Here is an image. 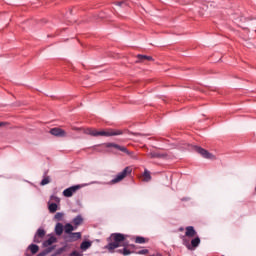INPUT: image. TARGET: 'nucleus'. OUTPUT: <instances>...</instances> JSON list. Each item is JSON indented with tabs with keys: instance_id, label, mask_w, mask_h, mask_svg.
I'll use <instances>...</instances> for the list:
<instances>
[{
	"instance_id": "obj_1",
	"label": "nucleus",
	"mask_w": 256,
	"mask_h": 256,
	"mask_svg": "<svg viewBox=\"0 0 256 256\" xmlns=\"http://www.w3.org/2000/svg\"><path fill=\"white\" fill-rule=\"evenodd\" d=\"M109 240L111 241L106 248L110 253H113L114 249L118 247H127L128 243L125 242V235L121 233H113L111 234Z\"/></svg>"
},
{
	"instance_id": "obj_2",
	"label": "nucleus",
	"mask_w": 256,
	"mask_h": 256,
	"mask_svg": "<svg viewBox=\"0 0 256 256\" xmlns=\"http://www.w3.org/2000/svg\"><path fill=\"white\" fill-rule=\"evenodd\" d=\"M84 133L85 135H91L92 137H115L117 135H123V131L113 129L97 131L93 128H86L84 129Z\"/></svg>"
},
{
	"instance_id": "obj_3",
	"label": "nucleus",
	"mask_w": 256,
	"mask_h": 256,
	"mask_svg": "<svg viewBox=\"0 0 256 256\" xmlns=\"http://www.w3.org/2000/svg\"><path fill=\"white\" fill-rule=\"evenodd\" d=\"M133 173V168L131 166H127L122 172L118 173L114 179L110 181L111 185H115L117 183H121L125 177L131 175Z\"/></svg>"
},
{
	"instance_id": "obj_4",
	"label": "nucleus",
	"mask_w": 256,
	"mask_h": 256,
	"mask_svg": "<svg viewBox=\"0 0 256 256\" xmlns=\"http://www.w3.org/2000/svg\"><path fill=\"white\" fill-rule=\"evenodd\" d=\"M184 245L190 251H195V249H197V246L201 245V238L195 237L194 239L191 240V243H189L188 241H184Z\"/></svg>"
},
{
	"instance_id": "obj_5",
	"label": "nucleus",
	"mask_w": 256,
	"mask_h": 256,
	"mask_svg": "<svg viewBox=\"0 0 256 256\" xmlns=\"http://www.w3.org/2000/svg\"><path fill=\"white\" fill-rule=\"evenodd\" d=\"M195 150L197 151V153H199L202 157H204V159H210V160H215V155H213L212 153H209V151L201 148V147H195Z\"/></svg>"
},
{
	"instance_id": "obj_6",
	"label": "nucleus",
	"mask_w": 256,
	"mask_h": 256,
	"mask_svg": "<svg viewBox=\"0 0 256 256\" xmlns=\"http://www.w3.org/2000/svg\"><path fill=\"white\" fill-rule=\"evenodd\" d=\"M79 189H81V185L69 187L63 191V195L64 197H73V195H75Z\"/></svg>"
},
{
	"instance_id": "obj_7",
	"label": "nucleus",
	"mask_w": 256,
	"mask_h": 256,
	"mask_svg": "<svg viewBox=\"0 0 256 256\" xmlns=\"http://www.w3.org/2000/svg\"><path fill=\"white\" fill-rule=\"evenodd\" d=\"M105 146L108 149L113 147L114 149H118V151H121L122 153H126V155H131V152H129V150H127L126 147L121 146L119 144H116V143H106Z\"/></svg>"
},
{
	"instance_id": "obj_8",
	"label": "nucleus",
	"mask_w": 256,
	"mask_h": 256,
	"mask_svg": "<svg viewBox=\"0 0 256 256\" xmlns=\"http://www.w3.org/2000/svg\"><path fill=\"white\" fill-rule=\"evenodd\" d=\"M50 134L54 135V137H67V132L61 128H52Z\"/></svg>"
},
{
	"instance_id": "obj_9",
	"label": "nucleus",
	"mask_w": 256,
	"mask_h": 256,
	"mask_svg": "<svg viewBox=\"0 0 256 256\" xmlns=\"http://www.w3.org/2000/svg\"><path fill=\"white\" fill-rule=\"evenodd\" d=\"M136 58H137L136 63H147L149 61H153V57L143 55V54H138Z\"/></svg>"
},
{
	"instance_id": "obj_10",
	"label": "nucleus",
	"mask_w": 256,
	"mask_h": 256,
	"mask_svg": "<svg viewBox=\"0 0 256 256\" xmlns=\"http://www.w3.org/2000/svg\"><path fill=\"white\" fill-rule=\"evenodd\" d=\"M43 237H45V231L40 228L34 236V243H41V241H43Z\"/></svg>"
},
{
	"instance_id": "obj_11",
	"label": "nucleus",
	"mask_w": 256,
	"mask_h": 256,
	"mask_svg": "<svg viewBox=\"0 0 256 256\" xmlns=\"http://www.w3.org/2000/svg\"><path fill=\"white\" fill-rule=\"evenodd\" d=\"M69 241H77L78 239H81V233L80 232H70L68 236L66 237Z\"/></svg>"
},
{
	"instance_id": "obj_12",
	"label": "nucleus",
	"mask_w": 256,
	"mask_h": 256,
	"mask_svg": "<svg viewBox=\"0 0 256 256\" xmlns=\"http://www.w3.org/2000/svg\"><path fill=\"white\" fill-rule=\"evenodd\" d=\"M185 235L186 237H195V235H197V231H195V228H193V226H188L186 227Z\"/></svg>"
},
{
	"instance_id": "obj_13",
	"label": "nucleus",
	"mask_w": 256,
	"mask_h": 256,
	"mask_svg": "<svg viewBox=\"0 0 256 256\" xmlns=\"http://www.w3.org/2000/svg\"><path fill=\"white\" fill-rule=\"evenodd\" d=\"M141 179L145 183H149V181H151V172L149 170L145 169L144 173L142 174Z\"/></svg>"
},
{
	"instance_id": "obj_14",
	"label": "nucleus",
	"mask_w": 256,
	"mask_h": 256,
	"mask_svg": "<svg viewBox=\"0 0 256 256\" xmlns=\"http://www.w3.org/2000/svg\"><path fill=\"white\" fill-rule=\"evenodd\" d=\"M75 229H77V227H74L73 225H71V223H67L64 226V232L66 235L73 233V231H75Z\"/></svg>"
},
{
	"instance_id": "obj_15",
	"label": "nucleus",
	"mask_w": 256,
	"mask_h": 256,
	"mask_svg": "<svg viewBox=\"0 0 256 256\" xmlns=\"http://www.w3.org/2000/svg\"><path fill=\"white\" fill-rule=\"evenodd\" d=\"M53 243H57V238L55 236H51L49 239L44 241L43 245L44 247H49L53 245Z\"/></svg>"
},
{
	"instance_id": "obj_16",
	"label": "nucleus",
	"mask_w": 256,
	"mask_h": 256,
	"mask_svg": "<svg viewBox=\"0 0 256 256\" xmlns=\"http://www.w3.org/2000/svg\"><path fill=\"white\" fill-rule=\"evenodd\" d=\"M72 223L75 225V227L77 229V227H79V225H81L83 223V217L81 215L76 216L73 219Z\"/></svg>"
},
{
	"instance_id": "obj_17",
	"label": "nucleus",
	"mask_w": 256,
	"mask_h": 256,
	"mask_svg": "<svg viewBox=\"0 0 256 256\" xmlns=\"http://www.w3.org/2000/svg\"><path fill=\"white\" fill-rule=\"evenodd\" d=\"M135 243H138L139 245H144V243H149V239H147L143 236H137L135 238Z\"/></svg>"
},
{
	"instance_id": "obj_18",
	"label": "nucleus",
	"mask_w": 256,
	"mask_h": 256,
	"mask_svg": "<svg viewBox=\"0 0 256 256\" xmlns=\"http://www.w3.org/2000/svg\"><path fill=\"white\" fill-rule=\"evenodd\" d=\"M63 229H64L63 224L57 223L56 226H55L56 235H58V236L63 235Z\"/></svg>"
},
{
	"instance_id": "obj_19",
	"label": "nucleus",
	"mask_w": 256,
	"mask_h": 256,
	"mask_svg": "<svg viewBox=\"0 0 256 256\" xmlns=\"http://www.w3.org/2000/svg\"><path fill=\"white\" fill-rule=\"evenodd\" d=\"M28 249L31 251L32 255L39 253V246L37 244H31Z\"/></svg>"
},
{
	"instance_id": "obj_20",
	"label": "nucleus",
	"mask_w": 256,
	"mask_h": 256,
	"mask_svg": "<svg viewBox=\"0 0 256 256\" xmlns=\"http://www.w3.org/2000/svg\"><path fill=\"white\" fill-rule=\"evenodd\" d=\"M89 247H91V242H89V241H84L80 245V248L82 249V251H87V249H89Z\"/></svg>"
},
{
	"instance_id": "obj_21",
	"label": "nucleus",
	"mask_w": 256,
	"mask_h": 256,
	"mask_svg": "<svg viewBox=\"0 0 256 256\" xmlns=\"http://www.w3.org/2000/svg\"><path fill=\"white\" fill-rule=\"evenodd\" d=\"M57 208H58L57 203H51L48 206V209H49L50 213H56Z\"/></svg>"
},
{
	"instance_id": "obj_22",
	"label": "nucleus",
	"mask_w": 256,
	"mask_h": 256,
	"mask_svg": "<svg viewBox=\"0 0 256 256\" xmlns=\"http://www.w3.org/2000/svg\"><path fill=\"white\" fill-rule=\"evenodd\" d=\"M148 157H150V159H160L161 158V154L160 153H156V152H150L148 154Z\"/></svg>"
},
{
	"instance_id": "obj_23",
	"label": "nucleus",
	"mask_w": 256,
	"mask_h": 256,
	"mask_svg": "<svg viewBox=\"0 0 256 256\" xmlns=\"http://www.w3.org/2000/svg\"><path fill=\"white\" fill-rule=\"evenodd\" d=\"M63 217H65V214L63 212H58V213L55 214L54 219L56 221H62Z\"/></svg>"
},
{
	"instance_id": "obj_24",
	"label": "nucleus",
	"mask_w": 256,
	"mask_h": 256,
	"mask_svg": "<svg viewBox=\"0 0 256 256\" xmlns=\"http://www.w3.org/2000/svg\"><path fill=\"white\" fill-rule=\"evenodd\" d=\"M49 183H51V178H49V176H46L44 179H42L40 185L45 186L49 185Z\"/></svg>"
},
{
	"instance_id": "obj_25",
	"label": "nucleus",
	"mask_w": 256,
	"mask_h": 256,
	"mask_svg": "<svg viewBox=\"0 0 256 256\" xmlns=\"http://www.w3.org/2000/svg\"><path fill=\"white\" fill-rule=\"evenodd\" d=\"M118 253H122V255H124V256L131 255V252L127 248H123L122 250H118Z\"/></svg>"
},
{
	"instance_id": "obj_26",
	"label": "nucleus",
	"mask_w": 256,
	"mask_h": 256,
	"mask_svg": "<svg viewBox=\"0 0 256 256\" xmlns=\"http://www.w3.org/2000/svg\"><path fill=\"white\" fill-rule=\"evenodd\" d=\"M65 251V248H60L56 251L55 254H53L52 256H57V255H61L63 252Z\"/></svg>"
},
{
	"instance_id": "obj_27",
	"label": "nucleus",
	"mask_w": 256,
	"mask_h": 256,
	"mask_svg": "<svg viewBox=\"0 0 256 256\" xmlns=\"http://www.w3.org/2000/svg\"><path fill=\"white\" fill-rule=\"evenodd\" d=\"M116 5H117L118 7L127 6V2H125V1L116 2Z\"/></svg>"
},
{
	"instance_id": "obj_28",
	"label": "nucleus",
	"mask_w": 256,
	"mask_h": 256,
	"mask_svg": "<svg viewBox=\"0 0 256 256\" xmlns=\"http://www.w3.org/2000/svg\"><path fill=\"white\" fill-rule=\"evenodd\" d=\"M147 253H149V250L143 249L138 252V255H147Z\"/></svg>"
},
{
	"instance_id": "obj_29",
	"label": "nucleus",
	"mask_w": 256,
	"mask_h": 256,
	"mask_svg": "<svg viewBox=\"0 0 256 256\" xmlns=\"http://www.w3.org/2000/svg\"><path fill=\"white\" fill-rule=\"evenodd\" d=\"M70 256H83V255L77 251H73L70 253Z\"/></svg>"
},
{
	"instance_id": "obj_30",
	"label": "nucleus",
	"mask_w": 256,
	"mask_h": 256,
	"mask_svg": "<svg viewBox=\"0 0 256 256\" xmlns=\"http://www.w3.org/2000/svg\"><path fill=\"white\" fill-rule=\"evenodd\" d=\"M51 199L52 201H55V203H59L61 201L57 196H52Z\"/></svg>"
},
{
	"instance_id": "obj_31",
	"label": "nucleus",
	"mask_w": 256,
	"mask_h": 256,
	"mask_svg": "<svg viewBox=\"0 0 256 256\" xmlns=\"http://www.w3.org/2000/svg\"><path fill=\"white\" fill-rule=\"evenodd\" d=\"M5 125H7L6 122H0V127H5Z\"/></svg>"
},
{
	"instance_id": "obj_32",
	"label": "nucleus",
	"mask_w": 256,
	"mask_h": 256,
	"mask_svg": "<svg viewBox=\"0 0 256 256\" xmlns=\"http://www.w3.org/2000/svg\"><path fill=\"white\" fill-rule=\"evenodd\" d=\"M74 129V131H79V130H81V128H73Z\"/></svg>"
},
{
	"instance_id": "obj_33",
	"label": "nucleus",
	"mask_w": 256,
	"mask_h": 256,
	"mask_svg": "<svg viewBox=\"0 0 256 256\" xmlns=\"http://www.w3.org/2000/svg\"><path fill=\"white\" fill-rule=\"evenodd\" d=\"M136 135H140V137H145V135H143V134H136Z\"/></svg>"
}]
</instances>
